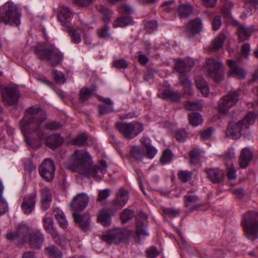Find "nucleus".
Here are the masks:
<instances>
[{
    "mask_svg": "<svg viewBox=\"0 0 258 258\" xmlns=\"http://www.w3.org/2000/svg\"><path fill=\"white\" fill-rule=\"evenodd\" d=\"M44 241V236L40 230H35L30 234L29 243L31 247L40 249Z\"/></svg>",
    "mask_w": 258,
    "mask_h": 258,
    "instance_id": "18",
    "label": "nucleus"
},
{
    "mask_svg": "<svg viewBox=\"0 0 258 258\" xmlns=\"http://www.w3.org/2000/svg\"><path fill=\"white\" fill-rule=\"evenodd\" d=\"M131 157L137 161H142L145 156L144 149L139 146H134L130 150Z\"/></svg>",
    "mask_w": 258,
    "mask_h": 258,
    "instance_id": "28",
    "label": "nucleus"
},
{
    "mask_svg": "<svg viewBox=\"0 0 258 258\" xmlns=\"http://www.w3.org/2000/svg\"><path fill=\"white\" fill-rule=\"evenodd\" d=\"M132 231L127 228H116L103 234L101 239L109 244H117L127 239Z\"/></svg>",
    "mask_w": 258,
    "mask_h": 258,
    "instance_id": "11",
    "label": "nucleus"
},
{
    "mask_svg": "<svg viewBox=\"0 0 258 258\" xmlns=\"http://www.w3.org/2000/svg\"><path fill=\"white\" fill-rule=\"evenodd\" d=\"M38 171L43 179L51 181L55 175V167L53 161L50 158L45 159L39 166Z\"/></svg>",
    "mask_w": 258,
    "mask_h": 258,
    "instance_id": "13",
    "label": "nucleus"
},
{
    "mask_svg": "<svg viewBox=\"0 0 258 258\" xmlns=\"http://www.w3.org/2000/svg\"><path fill=\"white\" fill-rule=\"evenodd\" d=\"M161 210L164 216H169L171 218L176 217L178 216L180 214L179 210L173 207H162Z\"/></svg>",
    "mask_w": 258,
    "mask_h": 258,
    "instance_id": "44",
    "label": "nucleus"
},
{
    "mask_svg": "<svg viewBox=\"0 0 258 258\" xmlns=\"http://www.w3.org/2000/svg\"><path fill=\"white\" fill-rule=\"evenodd\" d=\"M206 173L209 179L214 183L222 182L225 176L224 171L218 168L208 169Z\"/></svg>",
    "mask_w": 258,
    "mask_h": 258,
    "instance_id": "23",
    "label": "nucleus"
},
{
    "mask_svg": "<svg viewBox=\"0 0 258 258\" xmlns=\"http://www.w3.org/2000/svg\"><path fill=\"white\" fill-rule=\"evenodd\" d=\"M110 195V190L108 189H105L99 191L97 200L99 202H102L108 198Z\"/></svg>",
    "mask_w": 258,
    "mask_h": 258,
    "instance_id": "63",
    "label": "nucleus"
},
{
    "mask_svg": "<svg viewBox=\"0 0 258 258\" xmlns=\"http://www.w3.org/2000/svg\"><path fill=\"white\" fill-rule=\"evenodd\" d=\"M203 29L202 21L200 18L191 20L186 25L185 31L191 35L197 34Z\"/></svg>",
    "mask_w": 258,
    "mask_h": 258,
    "instance_id": "24",
    "label": "nucleus"
},
{
    "mask_svg": "<svg viewBox=\"0 0 258 258\" xmlns=\"http://www.w3.org/2000/svg\"><path fill=\"white\" fill-rule=\"evenodd\" d=\"M190 162L192 164H197L200 163L201 158V153L199 149L193 148L189 152Z\"/></svg>",
    "mask_w": 258,
    "mask_h": 258,
    "instance_id": "41",
    "label": "nucleus"
},
{
    "mask_svg": "<svg viewBox=\"0 0 258 258\" xmlns=\"http://www.w3.org/2000/svg\"><path fill=\"white\" fill-rule=\"evenodd\" d=\"M89 197L84 193H80L73 198L70 203V207L75 212L73 216L75 222L79 224L81 230L87 231L90 229L91 220L89 214H85L82 216L77 211H82L86 208L89 203Z\"/></svg>",
    "mask_w": 258,
    "mask_h": 258,
    "instance_id": "2",
    "label": "nucleus"
},
{
    "mask_svg": "<svg viewBox=\"0 0 258 258\" xmlns=\"http://www.w3.org/2000/svg\"><path fill=\"white\" fill-rule=\"evenodd\" d=\"M37 197V191L34 190L32 193L24 197L21 205L22 211L26 214H29L34 210Z\"/></svg>",
    "mask_w": 258,
    "mask_h": 258,
    "instance_id": "14",
    "label": "nucleus"
},
{
    "mask_svg": "<svg viewBox=\"0 0 258 258\" xmlns=\"http://www.w3.org/2000/svg\"><path fill=\"white\" fill-rule=\"evenodd\" d=\"M45 252L49 257L52 258H60L62 252L55 245H50L45 248Z\"/></svg>",
    "mask_w": 258,
    "mask_h": 258,
    "instance_id": "40",
    "label": "nucleus"
},
{
    "mask_svg": "<svg viewBox=\"0 0 258 258\" xmlns=\"http://www.w3.org/2000/svg\"><path fill=\"white\" fill-rule=\"evenodd\" d=\"M20 92L13 88H7L3 92V99L9 105H14L18 102Z\"/></svg>",
    "mask_w": 258,
    "mask_h": 258,
    "instance_id": "19",
    "label": "nucleus"
},
{
    "mask_svg": "<svg viewBox=\"0 0 258 258\" xmlns=\"http://www.w3.org/2000/svg\"><path fill=\"white\" fill-rule=\"evenodd\" d=\"M100 167L97 165H95L92 166V164L91 165L89 172L87 174H82V175L89 177L90 175H92L94 177H97L98 171L100 170Z\"/></svg>",
    "mask_w": 258,
    "mask_h": 258,
    "instance_id": "58",
    "label": "nucleus"
},
{
    "mask_svg": "<svg viewBox=\"0 0 258 258\" xmlns=\"http://www.w3.org/2000/svg\"><path fill=\"white\" fill-rule=\"evenodd\" d=\"M63 141L59 134L50 135L46 138L45 145L50 149H55L62 144Z\"/></svg>",
    "mask_w": 258,
    "mask_h": 258,
    "instance_id": "25",
    "label": "nucleus"
},
{
    "mask_svg": "<svg viewBox=\"0 0 258 258\" xmlns=\"http://www.w3.org/2000/svg\"><path fill=\"white\" fill-rule=\"evenodd\" d=\"M160 95L164 99L171 101H178L180 99V95L179 93L177 92L173 91L171 89H167L163 91L161 93Z\"/></svg>",
    "mask_w": 258,
    "mask_h": 258,
    "instance_id": "31",
    "label": "nucleus"
},
{
    "mask_svg": "<svg viewBox=\"0 0 258 258\" xmlns=\"http://www.w3.org/2000/svg\"><path fill=\"white\" fill-rule=\"evenodd\" d=\"M192 175V172L187 170H180L177 173L179 180L184 183L189 181L191 178Z\"/></svg>",
    "mask_w": 258,
    "mask_h": 258,
    "instance_id": "46",
    "label": "nucleus"
},
{
    "mask_svg": "<svg viewBox=\"0 0 258 258\" xmlns=\"http://www.w3.org/2000/svg\"><path fill=\"white\" fill-rule=\"evenodd\" d=\"M17 236L22 240L24 242H26L27 236L30 235V229L28 225L26 224L20 225L17 230Z\"/></svg>",
    "mask_w": 258,
    "mask_h": 258,
    "instance_id": "36",
    "label": "nucleus"
},
{
    "mask_svg": "<svg viewBox=\"0 0 258 258\" xmlns=\"http://www.w3.org/2000/svg\"><path fill=\"white\" fill-rule=\"evenodd\" d=\"M147 258H156L160 254V252L155 246H151L145 250Z\"/></svg>",
    "mask_w": 258,
    "mask_h": 258,
    "instance_id": "49",
    "label": "nucleus"
},
{
    "mask_svg": "<svg viewBox=\"0 0 258 258\" xmlns=\"http://www.w3.org/2000/svg\"><path fill=\"white\" fill-rule=\"evenodd\" d=\"M226 39L225 35L223 33L219 34L215 39L210 46V50L215 51L223 46V43Z\"/></svg>",
    "mask_w": 258,
    "mask_h": 258,
    "instance_id": "37",
    "label": "nucleus"
},
{
    "mask_svg": "<svg viewBox=\"0 0 258 258\" xmlns=\"http://www.w3.org/2000/svg\"><path fill=\"white\" fill-rule=\"evenodd\" d=\"M53 212L60 227L63 229L67 228L68 222L64 213L58 209H54Z\"/></svg>",
    "mask_w": 258,
    "mask_h": 258,
    "instance_id": "34",
    "label": "nucleus"
},
{
    "mask_svg": "<svg viewBox=\"0 0 258 258\" xmlns=\"http://www.w3.org/2000/svg\"><path fill=\"white\" fill-rule=\"evenodd\" d=\"M134 212L133 210L125 209L120 215V219L122 223H125L134 217Z\"/></svg>",
    "mask_w": 258,
    "mask_h": 258,
    "instance_id": "47",
    "label": "nucleus"
},
{
    "mask_svg": "<svg viewBox=\"0 0 258 258\" xmlns=\"http://www.w3.org/2000/svg\"><path fill=\"white\" fill-rule=\"evenodd\" d=\"M195 62L192 59H178L174 63V69L179 73V80L180 84L183 86L184 93L187 95L191 94V83L186 76L187 73L189 72L194 66Z\"/></svg>",
    "mask_w": 258,
    "mask_h": 258,
    "instance_id": "5",
    "label": "nucleus"
},
{
    "mask_svg": "<svg viewBox=\"0 0 258 258\" xmlns=\"http://www.w3.org/2000/svg\"><path fill=\"white\" fill-rule=\"evenodd\" d=\"M192 191L189 190L188 194L184 196L185 206L191 209L194 205L199 200V197L192 194Z\"/></svg>",
    "mask_w": 258,
    "mask_h": 258,
    "instance_id": "39",
    "label": "nucleus"
},
{
    "mask_svg": "<svg viewBox=\"0 0 258 258\" xmlns=\"http://www.w3.org/2000/svg\"><path fill=\"white\" fill-rule=\"evenodd\" d=\"M71 162L67 163V168L80 174H87L92 164L91 156L84 150H75L71 156Z\"/></svg>",
    "mask_w": 258,
    "mask_h": 258,
    "instance_id": "3",
    "label": "nucleus"
},
{
    "mask_svg": "<svg viewBox=\"0 0 258 258\" xmlns=\"http://www.w3.org/2000/svg\"><path fill=\"white\" fill-rule=\"evenodd\" d=\"M4 187L0 181V216L8 211V204L6 200L3 198L2 194Z\"/></svg>",
    "mask_w": 258,
    "mask_h": 258,
    "instance_id": "42",
    "label": "nucleus"
},
{
    "mask_svg": "<svg viewBox=\"0 0 258 258\" xmlns=\"http://www.w3.org/2000/svg\"><path fill=\"white\" fill-rule=\"evenodd\" d=\"M43 227L45 231L51 237L57 236V231L53 226V221L51 217L46 214L43 219Z\"/></svg>",
    "mask_w": 258,
    "mask_h": 258,
    "instance_id": "26",
    "label": "nucleus"
},
{
    "mask_svg": "<svg viewBox=\"0 0 258 258\" xmlns=\"http://www.w3.org/2000/svg\"><path fill=\"white\" fill-rule=\"evenodd\" d=\"M61 127V123L55 121L48 122L46 124V128L49 130H57L60 128Z\"/></svg>",
    "mask_w": 258,
    "mask_h": 258,
    "instance_id": "61",
    "label": "nucleus"
},
{
    "mask_svg": "<svg viewBox=\"0 0 258 258\" xmlns=\"http://www.w3.org/2000/svg\"><path fill=\"white\" fill-rule=\"evenodd\" d=\"M69 34L71 37V39L73 42L77 44L81 42L82 39L80 34L77 32L76 30H70Z\"/></svg>",
    "mask_w": 258,
    "mask_h": 258,
    "instance_id": "56",
    "label": "nucleus"
},
{
    "mask_svg": "<svg viewBox=\"0 0 258 258\" xmlns=\"http://www.w3.org/2000/svg\"><path fill=\"white\" fill-rule=\"evenodd\" d=\"M46 119V113L43 109L37 106L29 107L20 122L22 133L25 135L34 133L38 140H42L44 133L41 123Z\"/></svg>",
    "mask_w": 258,
    "mask_h": 258,
    "instance_id": "1",
    "label": "nucleus"
},
{
    "mask_svg": "<svg viewBox=\"0 0 258 258\" xmlns=\"http://www.w3.org/2000/svg\"><path fill=\"white\" fill-rule=\"evenodd\" d=\"M254 30V26H251L250 28H246L244 26H240L238 30L239 40L240 42H243L249 39L251 36V33Z\"/></svg>",
    "mask_w": 258,
    "mask_h": 258,
    "instance_id": "33",
    "label": "nucleus"
},
{
    "mask_svg": "<svg viewBox=\"0 0 258 258\" xmlns=\"http://www.w3.org/2000/svg\"><path fill=\"white\" fill-rule=\"evenodd\" d=\"M34 52L39 59L48 62L52 66L59 64L63 59L62 53L52 44L35 46Z\"/></svg>",
    "mask_w": 258,
    "mask_h": 258,
    "instance_id": "4",
    "label": "nucleus"
},
{
    "mask_svg": "<svg viewBox=\"0 0 258 258\" xmlns=\"http://www.w3.org/2000/svg\"><path fill=\"white\" fill-rule=\"evenodd\" d=\"M97 87L95 85H94L92 87L90 88L87 87L82 88L80 93V99L82 101L88 100L91 96V95L93 94L97 90Z\"/></svg>",
    "mask_w": 258,
    "mask_h": 258,
    "instance_id": "38",
    "label": "nucleus"
},
{
    "mask_svg": "<svg viewBox=\"0 0 258 258\" xmlns=\"http://www.w3.org/2000/svg\"><path fill=\"white\" fill-rule=\"evenodd\" d=\"M195 81L197 88L200 90L203 96H207L209 93V88L207 83L200 77H197Z\"/></svg>",
    "mask_w": 258,
    "mask_h": 258,
    "instance_id": "32",
    "label": "nucleus"
},
{
    "mask_svg": "<svg viewBox=\"0 0 258 258\" xmlns=\"http://www.w3.org/2000/svg\"><path fill=\"white\" fill-rule=\"evenodd\" d=\"M245 236L251 240L258 238V213L248 211L243 215L241 222Z\"/></svg>",
    "mask_w": 258,
    "mask_h": 258,
    "instance_id": "7",
    "label": "nucleus"
},
{
    "mask_svg": "<svg viewBox=\"0 0 258 258\" xmlns=\"http://www.w3.org/2000/svg\"><path fill=\"white\" fill-rule=\"evenodd\" d=\"M87 140L86 136L84 134L78 135L72 140L73 144L79 146L85 145Z\"/></svg>",
    "mask_w": 258,
    "mask_h": 258,
    "instance_id": "54",
    "label": "nucleus"
},
{
    "mask_svg": "<svg viewBox=\"0 0 258 258\" xmlns=\"http://www.w3.org/2000/svg\"><path fill=\"white\" fill-rule=\"evenodd\" d=\"M98 37L100 38L107 39L110 37L109 26L105 25L104 26L96 30Z\"/></svg>",
    "mask_w": 258,
    "mask_h": 258,
    "instance_id": "48",
    "label": "nucleus"
},
{
    "mask_svg": "<svg viewBox=\"0 0 258 258\" xmlns=\"http://www.w3.org/2000/svg\"><path fill=\"white\" fill-rule=\"evenodd\" d=\"M129 199V192L127 190L120 188L116 192L115 199L112 203L116 209H121Z\"/></svg>",
    "mask_w": 258,
    "mask_h": 258,
    "instance_id": "17",
    "label": "nucleus"
},
{
    "mask_svg": "<svg viewBox=\"0 0 258 258\" xmlns=\"http://www.w3.org/2000/svg\"><path fill=\"white\" fill-rule=\"evenodd\" d=\"M202 107V104L199 101H188L185 105V108L187 110H199Z\"/></svg>",
    "mask_w": 258,
    "mask_h": 258,
    "instance_id": "52",
    "label": "nucleus"
},
{
    "mask_svg": "<svg viewBox=\"0 0 258 258\" xmlns=\"http://www.w3.org/2000/svg\"><path fill=\"white\" fill-rule=\"evenodd\" d=\"M213 29L215 31L219 30L221 25V19L220 16H216L212 21Z\"/></svg>",
    "mask_w": 258,
    "mask_h": 258,
    "instance_id": "62",
    "label": "nucleus"
},
{
    "mask_svg": "<svg viewBox=\"0 0 258 258\" xmlns=\"http://www.w3.org/2000/svg\"><path fill=\"white\" fill-rule=\"evenodd\" d=\"M192 7L189 4H182L179 5L177 12L180 18H185L190 16L192 13Z\"/></svg>",
    "mask_w": 258,
    "mask_h": 258,
    "instance_id": "30",
    "label": "nucleus"
},
{
    "mask_svg": "<svg viewBox=\"0 0 258 258\" xmlns=\"http://www.w3.org/2000/svg\"><path fill=\"white\" fill-rule=\"evenodd\" d=\"M203 68L206 75L217 82L221 81L224 78L223 66L219 59L214 57L207 58Z\"/></svg>",
    "mask_w": 258,
    "mask_h": 258,
    "instance_id": "9",
    "label": "nucleus"
},
{
    "mask_svg": "<svg viewBox=\"0 0 258 258\" xmlns=\"http://www.w3.org/2000/svg\"><path fill=\"white\" fill-rule=\"evenodd\" d=\"M21 14L20 10L12 2L6 3L2 7L0 21L6 25L18 26L20 24Z\"/></svg>",
    "mask_w": 258,
    "mask_h": 258,
    "instance_id": "8",
    "label": "nucleus"
},
{
    "mask_svg": "<svg viewBox=\"0 0 258 258\" xmlns=\"http://www.w3.org/2000/svg\"><path fill=\"white\" fill-rule=\"evenodd\" d=\"M58 17L62 26L67 28L71 27L70 22L73 17V13L68 7L60 6Z\"/></svg>",
    "mask_w": 258,
    "mask_h": 258,
    "instance_id": "20",
    "label": "nucleus"
},
{
    "mask_svg": "<svg viewBox=\"0 0 258 258\" xmlns=\"http://www.w3.org/2000/svg\"><path fill=\"white\" fill-rule=\"evenodd\" d=\"M188 119L190 123L195 126L199 125L203 122L202 115L197 112H192L189 113Z\"/></svg>",
    "mask_w": 258,
    "mask_h": 258,
    "instance_id": "43",
    "label": "nucleus"
},
{
    "mask_svg": "<svg viewBox=\"0 0 258 258\" xmlns=\"http://www.w3.org/2000/svg\"><path fill=\"white\" fill-rule=\"evenodd\" d=\"M187 137L186 132L184 130L177 131L175 134V137L179 142H183Z\"/></svg>",
    "mask_w": 258,
    "mask_h": 258,
    "instance_id": "59",
    "label": "nucleus"
},
{
    "mask_svg": "<svg viewBox=\"0 0 258 258\" xmlns=\"http://www.w3.org/2000/svg\"><path fill=\"white\" fill-rule=\"evenodd\" d=\"M252 154L250 150L247 148L242 149L239 157V165L241 168H245L251 161Z\"/></svg>",
    "mask_w": 258,
    "mask_h": 258,
    "instance_id": "27",
    "label": "nucleus"
},
{
    "mask_svg": "<svg viewBox=\"0 0 258 258\" xmlns=\"http://www.w3.org/2000/svg\"><path fill=\"white\" fill-rule=\"evenodd\" d=\"M227 176L229 180L235 179L236 178V170L233 166H231L227 169Z\"/></svg>",
    "mask_w": 258,
    "mask_h": 258,
    "instance_id": "64",
    "label": "nucleus"
},
{
    "mask_svg": "<svg viewBox=\"0 0 258 258\" xmlns=\"http://www.w3.org/2000/svg\"><path fill=\"white\" fill-rule=\"evenodd\" d=\"M97 10L104 16V19L109 20L112 14V10L102 5L98 6Z\"/></svg>",
    "mask_w": 258,
    "mask_h": 258,
    "instance_id": "51",
    "label": "nucleus"
},
{
    "mask_svg": "<svg viewBox=\"0 0 258 258\" xmlns=\"http://www.w3.org/2000/svg\"><path fill=\"white\" fill-rule=\"evenodd\" d=\"M98 98L100 101L106 104L98 105L99 115H103L113 111L112 102L110 98H104L101 96H98Z\"/></svg>",
    "mask_w": 258,
    "mask_h": 258,
    "instance_id": "22",
    "label": "nucleus"
},
{
    "mask_svg": "<svg viewBox=\"0 0 258 258\" xmlns=\"http://www.w3.org/2000/svg\"><path fill=\"white\" fill-rule=\"evenodd\" d=\"M41 208L43 211L46 210L50 206L52 201V196L50 189L47 186L41 189Z\"/></svg>",
    "mask_w": 258,
    "mask_h": 258,
    "instance_id": "21",
    "label": "nucleus"
},
{
    "mask_svg": "<svg viewBox=\"0 0 258 258\" xmlns=\"http://www.w3.org/2000/svg\"><path fill=\"white\" fill-rule=\"evenodd\" d=\"M113 66L117 69H125L128 67V63L124 59L114 60Z\"/></svg>",
    "mask_w": 258,
    "mask_h": 258,
    "instance_id": "55",
    "label": "nucleus"
},
{
    "mask_svg": "<svg viewBox=\"0 0 258 258\" xmlns=\"http://www.w3.org/2000/svg\"><path fill=\"white\" fill-rule=\"evenodd\" d=\"M115 127L125 139L128 140L135 138L144 130L143 124L138 121L118 122L116 123Z\"/></svg>",
    "mask_w": 258,
    "mask_h": 258,
    "instance_id": "10",
    "label": "nucleus"
},
{
    "mask_svg": "<svg viewBox=\"0 0 258 258\" xmlns=\"http://www.w3.org/2000/svg\"><path fill=\"white\" fill-rule=\"evenodd\" d=\"M133 18L130 16H121L115 20L113 23L114 27H125L134 24Z\"/></svg>",
    "mask_w": 258,
    "mask_h": 258,
    "instance_id": "29",
    "label": "nucleus"
},
{
    "mask_svg": "<svg viewBox=\"0 0 258 258\" xmlns=\"http://www.w3.org/2000/svg\"><path fill=\"white\" fill-rule=\"evenodd\" d=\"M97 221L103 226H109L111 223V215L106 210H103L99 212Z\"/></svg>",
    "mask_w": 258,
    "mask_h": 258,
    "instance_id": "35",
    "label": "nucleus"
},
{
    "mask_svg": "<svg viewBox=\"0 0 258 258\" xmlns=\"http://www.w3.org/2000/svg\"><path fill=\"white\" fill-rule=\"evenodd\" d=\"M227 64L229 68L228 73L229 77H234L240 80L244 79L246 74V71L242 68L238 66L234 60H228Z\"/></svg>",
    "mask_w": 258,
    "mask_h": 258,
    "instance_id": "16",
    "label": "nucleus"
},
{
    "mask_svg": "<svg viewBox=\"0 0 258 258\" xmlns=\"http://www.w3.org/2000/svg\"><path fill=\"white\" fill-rule=\"evenodd\" d=\"M52 77L54 81L58 84H63L66 82L64 74L56 70L52 71Z\"/></svg>",
    "mask_w": 258,
    "mask_h": 258,
    "instance_id": "50",
    "label": "nucleus"
},
{
    "mask_svg": "<svg viewBox=\"0 0 258 258\" xmlns=\"http://www.w3.org/2000/svg\"><path fill=\"white\" fill-rule=\"evenodd\" d=\"M239 90L233 91L223 96L218 101V109L220 113L225 114L235 105L238 99Z\"/></svg>",
    "mask_w": 258,
    "mask_h": 258,
    "instance_id": "12",
    "label": "nucleus"
},
{
    "mask_svg": "<svg viewBox=\"0 0 258 258\" xmlns=\"http://www.w3.org/2000/svg\"><path fill=\"white\" fill-rule=\"evenodd\" d=\"M213 133V128L212 127L203 130L200 132L201 138L203 140L209 139Z\"/></svg>",
    "mask_w": 258,
    "mask_h": 258,
    "instance_id": "57",
    "label": "nucleus"
},
{
    "mask_svg": "<svg viewBox=\"0 0 258 258\" xmlns=\"http://www.w3.org/2000/svg\"><path fill=\"white\" fill-rule=\"evenodd\" d=\"M96 0H73V4L81 8H86L95 3Z\"/></svg>",
    "mask_w": 258,
    "mask_h": 258,
    "instance_id": "53",
    "label": "nucleus"
},
{
    "mask_svg": "<svg viewBox=\"0 0 258 258\" xmlns=\"http://www.w3.org/2000/svg\"><path fill=\"white\" fill-rule=\"evenodd\" d=\"M146 156L148 158L152 159L157 153V150L153 146L151 145L146 149Z\"/></svg>",
    "mask_w": 258,
    "mask_h": 258,
    "instance_id": "60",
    "label": "nucleus"
},
{
    "mask_svg": "<svg viewBox=\"0 0 258 258\" xmlns=\"http://www.w3.org/2000/svg\"><path fill=\"white\" fill-rule=\"evenodd\" d=\"M255 119V113L250 111L241 120L237 122L229 123L226 131V136L234 140L240 138L242 135V131L248 128L251 124L254 123Z\"/></svg>",
    "mask_w": 258,
    "mask_h": 258,
    "instance_id": "6",
    "label": "nucleus"
},
{
    "mask_svg": "<svg viewBox=\"0 0 258 258\" xmlns=\"http://www.w3.org/2000/svg\"><path fill=\"white\" fill-rule=\"evenodd\" d=\"M173 154L170 149H167L165 150L160 158V162L163 165L170 162L172 159Z\"/></svg>",
    "mask_w": 258,
    "mask_h": 258,
    "instance_id": "45",
    "label": "nucleus"
},
{
    "mask_svg": "<svg viewBox=\"0 0 258 258\" xmlns=\"http://www.w3.org/2000/svg\"><path fill=\"white\" fill-rule=\"evenodd\" d=\"M136 233L139 238L147 236L149 234L147 230V217L143 214H139L136 217Z\"/></svg>",
    "mask_w": 258,
    "mask_h": 258,
    "instance_id": "15",
    "label": "nucleus"
}]
</instances>
